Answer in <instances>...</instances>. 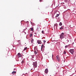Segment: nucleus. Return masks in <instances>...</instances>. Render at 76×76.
I'll use <instances>...</instances> for the list:
<instances>
[{
    "label": "nucleus",
    "instance_id": "f257e3e1",
    "mask_svg": "<svg viewBox=\"0 0 76 76\" xmlns=\"http://www.w3.org/2000/svg\"><path fill=\"white\" fill-rule=\"evenodd\" d=\"M64 38V33H62L60 35V38L61 39H63Z\"/></svg>",
    "mask_w": 76,
    "mask_h": 76
},
{
    "label": "nucleus",
    "instance_id": "f03ea898",
    "mask_svg": "<svg viewBox=\"0 0 76 76\" xmlns=\"http://www.w3.org/2000/svg\"><path fill=\"white\" fill-rule=\"evenodd\" d=\"M34 68H36L37 67V62H34L33 63Z\"/></svg>",
    "mask_w": 76,
    "mask_h": 76
},
{
    "label": "nucleus",
    "instance_id": "7ed1b4c3",
    "mask_svg": "<svg viewBox=\"0 0 76 76\" xmlns=\"http://www.w3.org/2000/svg\"><path fill=\"white\" fill-rule=\"evenodd\" d=\"M34 52L35 54H37V53H38V50H37V48H35V47L34 48Z\"/></svg>",
    "mask_w": 76,
    "mask_h": 76
},
{
    "label": "nucleus",
    "instance_id": "20e7f679",
    "mask_svg": "<svg viewBox=\"0 0 76 76\" xmlns=\"http://www.w3.org/2000/svg\"><path fill=\"white\" fill-rule=\"evenodd\" d=\"M69 51V52H70V53H71L72 54H73V53H74V50H73V49L70 50Z\"/></svg>",
    "mask_w": 76,
    "mask_h": 76
},
{
    "label": "nucleus",
    "instance_id": "39448f33",
    "mask_svg": "<svg viewBox=\"0 0 76 76\" xmlns=\"http://www.w3.org/2000/svg\"><path fill=\"white\" fill-rule=\"evenodd\" d=\"M57 27H58V25L55 24L54 26V29H57Z\"/></svg>",
    "mask_w": 76,
    "mask_h": 76
},
{
    "label": "nucleus",
    "instance_id": "423d86ee",
    "mask_svg": "<svg viewBox=\"0 0 76 76\" xmlns=\"http://www.w3.org/2000/svg\"><path fill=\"white\" fill-rule=\"evenodd\" d=\"M57 60H58V61H60V57H59V56L58 55L56 56Z\"/></svg>",
    "mask_w": 76,
    "mask_h": 76
},
{
    "label": "nucleus",
    "instance_id": "0eeeda50",
    "mask_svg": "<svg viewBox=\"0 0 76 76\" xmlns=\"http://www.w3.org/2000/svg\"><path fill=\"white\" fill-rule=\"evenodd\" d=\"M18 58H19V57H22V55H21V54H20V53H18Z\"/></svg>",
    "mask_w": 76,
    "mask_h": 76
},
{
    "label": "nucleus",
    "instance_id": "6e6552de",
    "mask_svg": "<svg viewBox=\"0 0 76 76\" xmlns=\"http://www.w3.org/2000/svg\"><path fill=\"white\" fill-rule=\"evenodd\" d=\"M45 48V46H44V45H42L41 46V50L42 51V49H43V48Z\"/></svg>",
    "mask_w": 76,
    "mask_h": 76
},
{
    "label": "nucleus",
    "instance_id": "1a4fd4ad",
    "mask_svg": "<svg viewBox=\"0 0 76 76\" xmlns=\"http://www.w3.org/2000/svg\"><path fill=\"white\" fill-rule=\"evenodd\" d=\"M18 42L19 44H18V45H20V46H21V41H20V40H19L18 41Z\"/></svg>",
    "mask_w": 76,
    "mask_h": 76
},
{
    "label": "nucleus",
    "instance_id": "9d476101",
    "mask_svg": "<svg viewBox=\"0 0 76 76\" xmlns=\"http://www.w3.org/2000/svg\"><path fill=\"white\" fill-rule=\"evenodd\" d=\"M48 69H45V73H48Z\"/></svg>",
    "mask_w": 76,
    "mask_h": 76
},
{
    "label": "nucleus",
    "instance_id": "9b49d317",
    "mask_svg": "<svg viewBox=\"0 0 76 76\" xmlns=\"http://www.w3.org/2000/svg\"><path fill=\"white\" fill-rule=\"evenodd\" d=\"M37 43L38 44H41V42H39V40H37Z\"/></svg>",
    "mask_w": 76,
    "mask_h": 76
},
{
    "label": "nucleus",
    "instance_id": "f8f14e48",
    "mask_svg": "<svg viewBox=\"0 0 76 76\" xmlns=\"http://www.w3.org/2000/svg\"><path fill=\"white\" fill-rule=\"evenodd\" d=\"M34 39H32L31 40V44H33V42H34Z\"/></svg>",
    "mask_w": 76,
    "mask_h": 76
},
{
    "label": "nucleus",
    "instance_id": "ddd939ff",
    "mask_svg": "<svg viewBox=\"0 0 76 76\" xmlns=\"http://www.w3.org/2000/svg\"><path fill=\"white\" fill-rule=\"evenodd\" d=\"M39 28V27L38 26V25H37V27L36 29V30H38V29Z\"/></svg>",
    "mask_w": 76,
    "mask_h": 76
},
{
    "label": "nucleus",
    "instance_id": "4468645a",
    "mask_svg": "<svg viewBox=\"0 0 76 76\" xmlns=\"http://www.w3.org/2000/svg\"><path fill=\"white\" fill-rule=\"evenodd\" d=\"M15 73H16V72L15 71H13V72L12 73V74H13V75H14V74H15Z\"/></svg>",
    "mask_w": 76,
    "mask_h": 76
},
{
    "label": "nucleus",
    "instance_id": "2eb2a0df",
    "mask_svg": "<svg viewBox=\"0 0 76 76\" xmlns=\"http://www.w3.org/2000/svg\"><path fill=\"white\" fill-rule=\"evenodd\" d=\"M59 25V26H61V25H62V23L61 22H60Z\"/></svg>",
    "mask_w": 76,
    "mask_h": 76
},
{
    "label": "nucleus",
    "instance_id": "dca6fc26",
    "mask_svg": "<svg viewBox=\"0 0 76 76\" xmlns=\"http://www.w3.org/2000/svg\"><path fill=\"white\" fill-rule=\"evenodd\" d=\"M59 16V14H57L55 17L56 18H57V17H58Z\"/></svg>",
    "mask_w": 76,
    "mask_h": 76
},
{
    "label": "nucleus",
    "instance_id": "f3484780",
    "mask_svg": "<svg viewBox=\"0 0 76 76\" xmlns=\"http://www.w3.org/2000/svg\"><path fill=\"white\" fill-rule=\"evenodd\" d=\"M63 54H66V51L64 50V51Z\"/></svg>",
    "mask_w": 76,
    "mask_h": 76
},
{
    "label": "nucleus",
    "instance_id": "a211bd4d",
    "mask_svg": "<svg viewBox=\"0 0 76 76\" xmlns=\"http://www.w3.org/2000/svg\"><path fill=\"white\" fill-rule=\"evenodd\" d=\"M27 49V48L26 47V48H25L24 49V50L25 51V50H26Z\"/></svg>",
    "mask_w": 76,
    "mask_h": 76
},
{
    "label": "nucleus",
    "instance_id": "6ab92c4d",
    "mask_svg": "<svg viewBox=\"0 0 76 76\" xmlns=\"http://www.w3.org/2000/svg\"><path fill=\"white\" fill-rule=\"evenodd\" d=\"M31 31H34V28H31Z\"/></svg>",
    "mask_w": 76,
    "mask_h": 76
},
{
    "label": "nucleus",
    "instance_id": "aec40b11",
    "mask_svg": "<svg viewBox=\"0 0 76 76\" xmlns=\"http://www.w3.org/2000/svg\"><path fill=\"white\" fill-rule=\"evenodd\" d=\"M30 37H32V34H31L30 35Z\"/></svg>",
    "mask_w": 76,
    "mask_h": 76
},
{
    "label": "nucleus",
    "instance_id": "412c9836",
    "mask_svg": "<svg viewBox=\"0 0 76 76\" xmlns=\"http://www.w3.org/2000/svg\"><path fill=\"white\" fill-rule=\"evenodd\" d=\"M60 29H61V30L63 29V28L61 27V28H60Z\"/></svg>",
    "mask_w": 76,
    "mask_h": 76
},
{
    "label": "nucleus",
    "instance_id": "4be33fe9",
    "mask_svg": "<svg viewBox=\"0 0 76 76\" xmlns=\"http://www.w3.org/2000/svg\"><path fill=\"white\" fill-rule=\"evenodd\" d=\"M65 48H67L68 47V45L65 46Z\"/></svg>",
    "mask_w": 76,
    "mask_h": 76
},
{
    "label": "nucleus",
    "instance_id": "5701e85b",
    "mask_svg": "<svg viewBox=\"0 0 76 76\" xmlns=\"http://www.w3.org/2000/svg\"><path fill=\"white\" fill-rule=\"evenodd\" d=\"M67 42H69V40L68 39L67 40Z\"/></svg>",
    "mask_w": 76,
    "mask_h": 76
},
{
    "label": "nucleus",
    "instance_id": "b1692460",
    "mask_svg": "<svg viewBox=\"0 0 76 76\" xmlns=\"http://www.w3.org/2000/svg\"><path fill=\"white\" fill-rule=\"evenodd\" d=\"M42 34H44V31H42Z\"/></svg>",
    "mask_w": 76,
    "mask_h": 76
},
{
    "label": "nucleus",
    "instance_id": "393cba45",
    "mask_svg": "<svg viewBox=\"0 0 76 76\" xmlns=\"http://www.w3.org/2000/svg\"><path fill=\"white\" fill-rule=\"evenodd\" d=\"M43 42H46V41H45V40H44Z\"/></svg>",
    "mask_w": 76,
    "mask_h": 76
},
{
    "label": "nucleus",
    "instance_id": "a878e982",
    "mask_svg": "<svg viewBox=\"0 0 76 76\" xmlns=\"http://www.w3.org/2000/svg\"><path fill=\"white\" fill-rule=\"evenodd\" d=\"M39 1H43L42 0H40Z\"/></svg>",
    "mask_w": 76,
    "mask_h": 76
},
{
    "label": "nucleus",
    "instance_id": "bb28decb",
    "mask_svg": "<svg viewBox=\"0 0 76 76\" xmlns=\"http://www.w3.org/2000/svg\"><path fill=\"white\" fill-rule=\"evenodd\" d=\"M25 44H26V43H25Z\"/></svg>",
    "mask_w": 76,
    "mask_h": 76
},
{
    "label": "nucleus",
    "instance_id": "cd10ccee",
    "mask_svg": "<svg viewBox=\"0 0 76 76\" xmlns=\"http://www.w3.org/2000/svg\"><path fill=\"white\" fill-rule=\"evenodd\" d=\"M67 0H66V1H67Z\"/></svg>",
    "mask_w": 76,
    "mask_h": 76
}]
</instances>
